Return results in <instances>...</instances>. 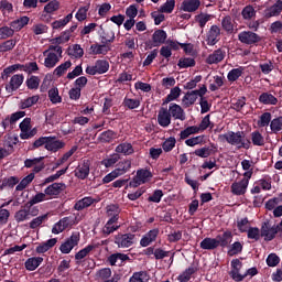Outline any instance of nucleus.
<instances>
[{
	"mask_svg": "<svg viewBox=\"0 0 282 282\" xmlns=\"http://www.w3.org/2000/svg\"><path fill=\"white\" fill-rule=\"evenodd\" d=\"M44 56H46L44 59V67L47 69H54V67H56L61 62V57H58L54 52L46 53Z\"/></svg>",
	"mask_w": 282,
	"mask_h": 282,
	"instance_id": "obj_26",
	"label": "nucleus"
},
{
	"mask_svg": "<svg viewBox=\"0 0 282 282\" xmlns=\"http://www.w3.org/2000/svg\"><path fill=\"white\" fill-rule=\"evenodd\" d=\"M270 130L272 133H281L282 131V116L275 117L271 120Z\"/></svg>",
	"mask_w": 282,
	"mask_h": 282,
	"instance_id": "obj_53",
	"label": "nucleus"
},
{
	"mask_svg": "<svg viewBox=\"0 0 282 282\" xmlns=\"http://www.w3.org/2000/svg\"><path fill=\"white\" fill-rule=\"evenodd\" d=\"M282 12V0H276L274 4L264 10V18L280 17Z\"/></svg>",
	"mask_w": 282,
	"mask_h": 282,
	"instance_id": "obj_22",
	"label": "nucleus"
},
{
	"mask_svg": "<svg viewBox=\"0 0 282 282\" xmlns=\"http://www.w3.org/2000/svg\"><path fill=\"white\" fill-rule=\"evenodd\" d=\"M158 122L160 127H163V129H166L171 124V112L167 108H160L159 115H158Z\"/></svg>",
	"mask_w": 282,
	"mask_h": 282,
	"instance_id": "obj_20",
	"label": "nucleus"
},
{
	"mask_svg": "<svg viewBox=\"0 0 282 282\" xmlns=\"http://www.w3.org/2000/svg\"><path fill=\"white\" fill-rule=\"evenodd\" d=\"M173 10H175V0H166V2L160 7L159 12H162V14H171Z\"/></svg>",
	"mask_w": 282,
	"mask_h": 282,
	"instance_id": "obj_58",
	"label": "nucleus"
},
{
	"mask_svg": "<svg viewBox=\"0 0 282 282\" xmlns=\"http://www.w3.org/2000/svg\"><path fill=\"white\" fill-rule=\"evenodd\" d=\"M120 160V154H111L110 158L104 159L101 161V165L106 169H111L113 165L118 164V161Z\"/></svg>",
	"mask_w": 282,
	"mask_h": 282,
	"instance_id": "obj_54",
	"label": "nucleus"
},
{
	"mask_svg": "<svg viewBox=\"0 0 282 282\" xmlns=\"http://www.w3.org/2000/svg\"><path fill=\"white\" fill-rule=\"evenodd\" d=\"M19 127L21 131V140H30L31 138H34L36 133H39V130L36 128L32 129V118L30 117L24 118Z\"/></svg>",
	"mask_w": 282,
	"mask_h": 282,
	"instance_id": "obj_4",
	"label": "nucleus"
},
{
	"mask_svg": "<svg viewBox=\"0 0 282 282\" xmlns=\"http://www.w3.org/2000/svg\"><path fill=\"white\" fill-rule=\"evenodd\" d=\"M116 153H123V155H132L133 145L131 143H121L116 147Z\"/></svg>",
	"mask_w": 282,
	"mask_h": 282,
	"instance_id": "obj_50",
	"label": "nucleus"
},
{
	"mask_svg": "<svg viewBox=\"0 0 282 282\" xmlns=\"http://www.w3.org/2000/svg\"><path fill=\"white\" fill-rule=\"evenodd\" d=\"M241 252H243V245L240 241H235L227 251V254L228 257H235L241 254Z\"/></svg>",
	"mask_w": 282,
	"mask_h": 282,
	"instance_id": "obj_49",
	"label": "nucleus"
},
{
	"mask_svg": "<svg viewBox=\"0 0 282 282\" xmlns=\"http://www.w3.org/2000/svg\"><path fill=\"white\" fill-rule=\"evenodd\" d=\"M28 23H30V17L23 15L17 20H13L10 25L13 30H15V32H21L25 25H28Z\"/></svg>",
	"mask_w": 282,
	"mask_h": 282,
	"instance_id": "obj_32",
	"label": "nucleus"
},
{
	"mask_svg": "<svg viewBox=\"0 0 282 282\" xmlns=\"http://www.w3.org/2000/svg\"><path fill=\"white\" fill-rule=\"evenodd\" d=\"M259 102H261L262 105H276L279 102V99H276V97H274V95L270 93H262L259 96Z\"/></svg>",
	"mask_w": 282,
	"mask_h": 282,
	"instance_id": "obj_38",
	"label": "nucleus"
},
{
	"mask_svg": "<svg viewBox=\"0 0 282 282\" xmlns=\"http://www.w3.org/2000/svg\"><path fill=\"white\" fill-rule=\"evenodd\" d=\"M213 153H215V150H213V148L210 147H203V148L196 149L193 152L194 155L203 159L210 158Z\"/></svg>",
	"mask_w": 282,
	"mask_h": 282,
	"instance_id": "obj_45",
	"label": "nucleus"
},
{
	"mask_svg": "<svg viewBox=\"0 0 282 282\" xmlns=\"http://www.w3.org/2000/svg\"><path fill=\"white\" fill-rule=\"evenodd\" d=\"M17 184H19V177L17 176L4 177L0 180V191H3L4 188H14Z\"/></svg>",
	"mask_w": 282,
	"mask_h": 282,
	"instance_id": "obj_35",
	"label": "nucleus"
},
{
	"mask_svg": "<svg viewBox=\"0 0 282 282\" xmlns=\"http://www.w3.org/2000/svg\"><path fill=\"white\" fill-rule=\"evenodd\" d=\"M197 267H195L194 264H192L191 267H188L187 269H185V271H183L178 276H177V281L178 282H188L191 281L193 274H195L197 272Z\"/></svg>",
	"mask_w": 282,
	"mask_h": 282,
	"instance_id": "obj_33",
	"label": "nucleus"
},
{
	"mask_svg": "<svg viewBox=\"0 0 282 282\" xmlns=\"http://www.w3.org/2000/svg\"><path fill=\"white\" fill-rule=\"evenodd\" d=\"M221 39V29L217 25L214 24L210 26L208 32L206 33V43L209 46L217 45Z\"/></svg>",
	"mask_w": 282,
	"mask_h": 282,
	"instance_id": "obj_9",
	"label": "nucleus"
},
{
	"mask_svg": "<svg viewBox=\"0 0 282 282\" xmlns=\"http://www.w3.org/2000/svg\"><path fill=\"white\" fill-rule=\"evenodd\" d=\"M110 34V39H107V36H101V44L90 45L91 54H94L95 56H98L100 54L105 56L106 54H109L111 48L109 47V45H107V43H113L116 41V33L111 32Z\"/></svg>",
	"mask_w": 282,
	"mask_h": 282,
	"instance_id": "obj_2",
	"label": "nucleus"
},
{
	"mask_svg": "<svg viewBox=\"0 0 282 282\" xmlns=\"http://www.w3.org/2000/svg\"><path fill=\"white\" fill-rule=\"evenodd\" d=\"M131 164H132L131 159H124V160L118 162L115 171L121 177V175H124L131 171Z\"/></svg>",
	"mask_w": 282,
	"mask_h": 282,
	"instance_id": "obj_30",
	"label": "nucleus"
},
{
	"mask_svg": "<svg viewBox=\"0 0 282 282\" xmlns=\"http://www.w3.org/2000/svg\"><path fill=\"white\" fill-rule=\"evenodd\" d=\"M40 98L41 97L39 95H33L29 98L21 99L19 102V109H30V107H34V105L39 102Z\"/></svg>",
	"mask_w": 282,
	"mask_h": 282,
	"instance_id": "obj_34",
	"label": "nucleus"
},
{
	"mask_svg": "<svg viewBox=\"0 0 282 282\" xmlns=\"http://www.w3.org/2000/svg\"><path fill=\"white\" fill-rule=\"evenodd\" d=\"M123 107H127V109H138L140 107V99H131L126 97L123 99Z\"/></svg>",
	"mask_w": 282,
	"mask_h": 282,
	"instance_id": "obj_64",
	"label": "nucleus"
},
{
	"mask_svg": "<svg viewBox=\"0 0 282 282\" xmlns=\"http://www.w3.org/2000/svg\"><path fill=\"white\" fill-rule=\"evenodd\" d=\"M220 138L226 140L231 147H237V149H246L248 151L252 147V142L246 137V132L243 131H229L228 133L221 134Z\"/></svg>",
	"mask_w": 282,
	"mask_h": 282,
	"instance_id": "obj_1",
	"label": "nucleus"
},
{
	"mask_svg": "<svg viewBox=\"0 0 282 282\" xmlns=\"http://www.w3.org/2000/svg\"><path fill=\"white\" fill-rule=\"evenodd\" d=\"M47 214H44L42 216H37L36 218H33L29 226L31 228V230H36V228H39V226H41L44 221H47Z\"/></svg>",
	"mask_w": 282,
	"mask_h": 282,
	"instance_id": "obj_61",
	"label": "nucleus"
},
{
	"mask_svg": "<svg viewBox=\"0 0 282 282\" xmlns=\"http://www.w3.org/2000/svg\"><path fill=\"white\" fill-rule=\"evenodd\" d=\"M242 19L245 21H250L253 17H257V11L254 10V7L252 6H246L241 11Z\"/></svg>",
	"mask_w": 282,
	"mask_h": 282,
	"instance_id": "obj_55",
	"label": "nucleus"
},
{
	"mask_svg": "<svg viewBox=\"0 0 282 282\" xmlns=\"http://www.w3.org/2000/svg\"><path fill=\"white\" fill-rule=\"evenodd\" d=\"M199 6H202V1L199 0H185L182 2L181 9L184 12H197Z\"/></svg>",
	"mask_w": 282,
	"mask_h": 282,
	"instance_id": "obj_28",
	"label": "nucleus"
},
{
	"mask_svg": "<svg viewBox=\"0 0 282 282\" xmlns=\"http://www.w3.org/2000/svg\"><path fill=\"white\" fill-rule=\"evenodd\" d=\"M197 97L198 95L195 90L187 91L183 97L184 107H192V105L197 101Z\"/></svg>",
	"mask_w": 282,
	"mask_h": 282,
	"instance_id": "obj_42",
	"label": "nucleus"
},
{
	"mask_svg": "<svg viewBox=\"0 0 282 282\" xmlns=\"http://www.w3.org/2000/svg\"><path fill=\"white\" fill-rule=\"evenodd\" d=\"M57 242H58V239L51 238V239L46 240L45 242L40 243L35 248V252H37V254H45V252L51 250V248H54Z\"/></svg>",
	"mask_w": 282,
	"mask_h": 282,
	"instance_id": "obj_27",
	"label": "nucleus"
},
{
	"mask_svg": "<svg viewBox=\"0 0 282 282\" xmlns=\"http://www.w3.org/2000/svg\"><path fill=\"white\" fill-rule=\"evenodd\" d=\"M248 184L250 181L248 178H242L240 182H235L231 184V193L232 195H246V191H248Z\"/></svg>",
	"mask_w": 282,
	"mask_h": 282,
	"instance_id": "obj_17",
	"label": "nucleus"
},
{
	"mask_svg": "<svg viewBox=\"0 0 282 282\" xmlns=\"http://www.w3.org/2000/svg\"><path fill=\"white\" fill-rule=\"evenodd\" d=\"M91 163L89 160H84L75 169V177L78 180H87L89 177Z\"/></svg>",
	"mask_w": 282,
	"mask_h": 282,
	"instance_id": "obj_11",
	"label": "nucleus"
},
{
	"mask_svg": "<svg viewBox=\"0 0 282 282\" xmlns=\"http://www.w3.org/2000/svg\"><path fill=\"white\" fill-rule=\"evenodd\" d=\"M182 89L180 87H174L170 90V94L165 97L163 105H169V102H173V100H177V98L181 96Z\"/></svg>",
	"mask_w": 282,
	"mask_h": 282,
	"instance_id": "obj_47",
	"label": "nucleus"
},
{
	"mask_svg": "<svg viewBox=\"0 0 282 282\" xmlns=\"http://www.w3.org/2000/svg\"><path fill=\"white\" fill-rule=\"evenodd\" d=\"M69 67H72V61H66L57 66L54 69L53 74L57 76V78H61V76H64L67 73V69H69Z\"/></svg>",
	"mask_w": 282,
	"mask_h": 282,
	"instance_id": "obj_44",
	"label": "nucleus"
},
{
	"mask_svg": "<svg viewBox=\"0 0 282 282\" xmlns=\"http://www.w3.org/2000/svg\"><path fill=\"white\" fill-rule=\"evenodd\" d=\"M21 118H25V111H17L11 113V116L6 117L2 121H1V127L3 129V131L8 130L12 131V129H14V124H17V122H19V120H21Z\"/></svg>",
	"mask_w": 282,
	"mask_h": 282,
	"instance_id": "obj_8",
	"label": "nucleus"
},
{
	"mask_svg": "<svg viewBox=\"0 0 282 282\" xmlns=\"http://www.w3.org/2000/svg\"><path fill=\"white\" fill-rule=\"evenodd\" d=\"M72 19H74V14L68 13L65 18L54 21L52 23L53 30H61V29L65 28V25H67V23H69V21H72Z\"/></svg>",
	"mask_w": 282,
	"mask_h": 282,
	"instance_id": "obj_41",
	"label": "nucleus"
},
{
	"mask_svg": "<svg viewBox=\"0 0 282 282\" xmlns=\"http://www.w3.org/2000/svg\"><path fill=\"white\" fill-rule=\"evenodd\" d=\"M127 261L131 263V258L126 253L117 252L108 257V262L110 265H119V268H122Z\"/></svg>",
	"mask_w": 282,
	"mask_h": 282,
	"instance_id": "obj_12",
	"label": "nucleus"
},
{
	"mask_svg": "<svg viewBox=\"0 0 282 282\" xmlns=\"http://www.w3.org/2000/svg\"><path fill=\"white\" fill-rule=\"evenodd\" d=\"M137 177L139 178V182L147 184V182L153 177V173H151L148 169H140L137 171Z\"/></svg>",
	"mask_w": 282,
	"mask_h": 282,
	"instance_id": "obj_51",
	"label": "nucleus"
},
{
	"mask_svg": "<svg viewBox=\"0 0 282 282\" xmlns=\"http://www.w3.org/2000/svg\"><path fill=\"white\" fill-rule=\"evenodd\" d=\"M48 98L53 105H58L63 102V98L58 95V88H51L48 90Z\"/></svg>",
	"mask_w": 282,
	"mask_h": 282,
	"instance_id": "obj_62",
	"label": "nucleus"
},
{
	"mask_svg": "<svg viewBox=\"0 0 282 282\" xmlns=\"http://www.w3.org/2000/svg\"><path fill=\"white\" fill-rule=\"evenodd\" d=\"M238 41L243 45H257L261 43V35L252 31H241L238 34Z\"/></svg>",
	"mask_w": 282,
	"mask_h": 282,
	"instance_id": "obj_7",
	"label": "nucleus"
},
{
	"mask_svg": "<svg viewBox=\"0 0 282 282\" xmlns=\"http://www.w3.org/2000/svg\"><path fill=\"white\" fill-rule=\"evenodd\" d=\"M166 39H169V34H166V31L158 29L152 34V40L145 42V47L148 50H153V47H160V45H164V43H166Z\"/></svg>",
	"mask_w": 282,
	"mask_h": 282,
	"instance_id": "obj_5",
	"label": "nucleus"
},
{
	"mask_svg": "<svg viewBox=\"0 0 282 282\" xmlns=\"http://www.w3.org/2000/svg\"><path fill=\"white\" fill-rule=\"evenodd\" d=\"M65 191V183H53L44 189L45 195L56 197Z\"/></svg>",
	"mask_w": 282,
	"mask_h": 282,
	"instance_id": "obj_23",
	"label": "nucleus"
},
{
	"mask_svg": "<svg viewBox=\"0 0 282 282\" xmlns=\"http://www.w3.org/2000/svg\"><path fill=\"white\" fill-rule=\"evenodd\" d=\"M167 111L170 112L171 117L175 120H186V113L184 112V109L181 108V106L177 104H170Z\"/></svg>",
	"mask_w": 282,
	"mask_h": 282,
	"instance_id": "obj_21",
	"label": "nucleus"
},
{
	"mask_svg": "<svg viewBox=\"0 0 282 282\" xmlns=\"http://www.w3.org/2000/svg\"><path fill=\"white\" fill-rule=\"evenodd\" d=\"M61 8V2L58 0H51L45 7L44 12L46 14H54Z\"/></svg>",
	"mask_w": 282,
	"mask_h": 282,
	"instance_id": "obj_59",
	"label": "nucleus"
},
{
	"mask_svg": "<svg viewBox=\"0 0 282 282\" xmlns=\"http://www.w3.org/2000/svg\"><path fill=\"white\" fill-rule=\"evenodd\" d=\"M80 243V231H73L70 237L67 238L61 246L59 250L62 254H69L76 246Z\"/></svg>",
	"mask_w": 282,
	"mask_h": 282,
	"instance_id": "obj_6",
	"label": "nucleus"
},
{
	"mask_svg": "<svg viewBox=\"0 0 282 282\" xmlns=\"http://www.w3.org/2000/svg\"><path fill=\"white\" fill-rule=\"evenodd\" d=\"M202 250H217L218 245L216 238H204L200 242Z\"/></svg>",
	"mask_w": 282,
	"mask_h": 282,
	"instance_id": "obj_37",
	"label": "nucleus"
},
{
	"mask_svg": "<svg viewBox=\"0 0 282 282\" xmlns=\"http://www.w3.org/2000/svg\"><path fill=\"white\" fill-rule=\"evenodd\" d=\"M65 147V142L56 139V137H46V151H51L52 153H56V151H61Z\"/></svg>",
	"mask_w": 282,
	"mask_h": 282,
	"instance_id": "obj_16",
	"label": "nucleus"
},
{
	"mask_svg": "<svg viewBox=\"0 0 282 282\" xmlns=\"http://www.w3.org/2000/svg\"><path fill=\"white\" fill-rule=\"evenodd\" d=\"M46 199H47V194H45V192L37 193L29 202H26V208H32V206H35V204H41V202H45Z\"/></svg>",
	"mask_w": 282,
	"mask_h": 282,
	"instance_id": "obj_46",
	"label": "nucleus"
},
{
	"mask_svg": "<svg viewBox=\"0 0 282 282\" xmlns=\"http://www.w3.org/2000/svg\"><path fill=\"white\" fill-rule=\"evenodd\" d=\"M241 265H243L242 262H240L239 259H234L231 260V268L232 270L230 271V276L234 281L236 282H241L243 279H246V275H242L240 272Z\"/></svg>",
	"mask_w": 282,
	"mask_h": 282,
	"instance_id": "obj_13",
	"label": "nucleus"
},
{
	"mask_svg": "<svg viewBox=\"0 0 282 282\" xmlns=\"http://www.w3.org/2000/svg\"><path fill=\"white\" fill-rule=\"evenodd\" d=\"M24 78L25 77L23 76V74L13 75L9 82V85L6 86V91H8V94L17 91V89H19V87L23 85Z\"/></svg>",
	"mask_w": 282,
	"mask_h": 282,
	"instance_id": "obj_15",
	"label": "nucleus"
},
{
	"mask_svg": "<svg viewBox=\"0 0 282 282\" xmlns=\"http://www.w3.org/2000/svg\"><path fill=\"white\" fill-rule=\"evenodd\" d=\"M14 219L18 224L28 221L30 219V208H28V203L24 204V206H22L21 209L14 214Z\"/></svg>",
	"mask_w": 282,
	"mask_h": 282,
	"instance_id": "obj_31",
	"label": "nucleus"
},
{
	"mask_svg": "<svg viewBox=\"0 0 282 282\" xmlns=\"http://www.w3.org/2000/svg\"><path fill=\"white\" fill-rule=\"evenodd\" d=\"M158 235H160L159 228L151 229L141 238L140 246H142V248L151 246V243L158 239Z\"/></svg>",
	"mask_w": 282,
	"mask_h": 282,
	"instance_id": "obj_18",
	"label": "nucleus"
},
{
	"mask_svg": "<svg viewBox=\"0 0 282 282\" xmlns=\"http://www.w3.org/2000/svg\"><path fill=\"white\" fill-rule=\"evenodd\" d=\"M133 239H135V235L133 234H118L115 237V243L118 248H131L133 246Z\"/></svg>",
	"mask_w": 282,
	"mask_h": 282,
	"instance_id": "obj_10",
	"label": "nucleus"
},
{
	"mask_svg": "<svg viewBox=\"0 0 282 282\" xmlns=\"http://www.w3.org/2000/svg\"><path fill=\"white\" fill-rule=\"evenodd\" d=\"M251 142L253 147H265V139L259 131L251 132Z\"/></svg>",
	"mask_w": 282,
	"mask_h": 282,
	"instance_id": "obj_43",
	"label": "nucleus"
},
{
	"mask_svg": "<svg viewBox=\"0 0 282 282\" xmlns=\"http://www.w3.org/2000/svg\"><path fill=\"white\" fill-rule=\"evenodd\" d=\"M215 239L218 248H228L232 243V231L226 230L223 235H217Z\"/></svg>",
	"mask_w": 282,
	"mask_h": 282,
	"instance_id": "obj_19",
	"label": "nucleus"
},
{
	"mask_svg": "<svg viewBox=\"0 0 282 282\" xmlns=\"http://www.w3.org/2000/svg\"><path fill=\"white\" fill-rule=\"evenodd\" d=\"M41 263H43V257H31L24 262V268L28 272H34Z\"/></svg>",
	"mask_w": 282,
	"mask_h": 282,
	"instance_id": "obj_29",
	"label": "nucleus"
},
{
	"mask_svg": "<svg viewBox=\"0 0 282 282\" xmlns=\"http://www.w3.org/2000/svg\"><path fill=\"white\" fill-rule=\"evenodd\" d=\"M224 58H226V51L224 48H217L207 56L206 63L207 65H218Z\"/></svg>",
	"mask_w": 282,
	"mask_h": 282,
	"instance_id": "obj_14",
	"label": "nucleus"
},
{
	"mask_svg": "<svg viewBox=\"0 0 282 282\" xmlns=\"http://www.w3.org/2000/svg\"><path fill=\"white\" fill-rule=\"evenodd\" d=\"M221 28L227 32V34H232L235 32V24L232 23V17L226 15L221 20Z\"/></svg>",
	"mask_w": 282,
	"mask_h": 282,
	"instance_id": "obj_39",
	"label": "nucleus"
},
{
	"mask_svg": "<svg viewBox=\"0 0 282 282\" xmlns=\"http://www.w3.org/2000/svg\"><path fill=\"white\" fill-rule=\"evenodd\" d=\"M93 204H98V199L87 196L79 200H77L74 205L75 210H85V208H89Z\"/></svg>",
	"mask_w": 282,
	"mask_h": 282,
	"instance_id": "obj_25",
	"label": "nucleus"
},
{
	"mask_svg": "<svg viewBox=\"0 0 282 282\" xmlns=\"http://www.w3.org/2000/svg\"><path fill=\"white\" fill-rule=\"evenodd\" d=\"M116 132L113 130H107L100 133L99 140L100 142H111L116 139Z\"/></svg>",
	"mask_w": 282,
	"mask_h": 282,
	"instance_id": "obj_63",
	"label": "nucleus"
},
{
	"mask_svg": "<svg viewBox=\"0 0 282 282\" xmlns=\"http://www.w3.org/2000/svg\"><path fill=\"white\" fill-rule=\"evenodd\" d=\"M151 276L147 271L134 272L132 276L129 279V282H149Z\"/></svg>",
	"mask_w": 282,
	"mask_h": 282,
	"instance_id": "obj_40",
	"label": "nucleus"
},
{
	"mask_svg": "<svg viewBox=\"0 0 282 282\" xmlns=\"http://www.w3.org/2000/svg\"><path fill=\"white\" fill-rule=\"evenodd\" d=\"M195 58L193 57H183L178 59V67L181 69H188V67H195Z\"/></svg>",
	"mask_w": 282,
	"mask_h": 282,
	"instance_id": "obj_60",
	"label": "nucleus"
},
{
	"mask_svg": "<svg viewBox=\"0 0 282 282\" xmlns=\"http://www.w3.org/2000/svg\"><path fill=\"white\" fill-rule=\"evenodd\" d=\"M247 238L253 241H259L261 239V229L258 227H249L247 229Z\"/></svg>",
	"mask_w": 282,
	"mask_h": 282,
	"instance_id": "obj_56",
	"label": "nucleus"
},
{
	"mask_svg": "<svg viewBox=\"0 0 282 282\" xmlns=\"http://www.w3.org/2000/svg\"><path fill=\"white\" fill-rule=\"evenodd\" d=\"M271 122H272V113L263 112L260 116V119L258 120V127H260V128L270 127Z\"/></svg>",
	"mask_w": 282,
	"mask_h": 282,
	"instance_id": "obj_57",
	"label": "nucleus"
},
{
	"mask_svg": "<svg viewBox=\"0 0 282 282\" xmlns=\"http://www.w3.org/2000/svg\"><path fill=\"white\" fill-rule=\"evenodd\" d=\"M95 69H97V74H107L109 72V62L107 59H97Z\"/></svg>",
	"mask_w": 282,
	"mask_h": 282,
	"instance_id": "obj_52",
	"label": "nucleus"
},
{
	"mask_svg": "<svg viewBox=\"0 0 282 282\" xmlns=\"http://www.w3.org/2000/svg\"><path fill=\"white\" fill-rule=\"evenodd\" d=\"M279 232H282L281 227L279 225H273L270 223V220H265L261 224L260 234L261 237L264 238V241H272L276 238V235Z\"/></svg>",
	"mask_w": 282,
	"mask_h": 282,
	"instance_id": "obj_3",
	"label": "nucleus"
},
{
	"mask_svg": "<svg viewBox=\"0 0 282 282\" xmlns=\"http://www.w3.org/2000/svg\"><path fill=\"white\" fill-rule=\"evenodd\" d=\"M245 68L242 66H239L238 68H234L229 70L227 74V79L229 83H235L236 80H239L241 76H243Z\"/></svg>",
	"mask_w": 282,
	"mask_h": 282,
	"instance_id": "obj_36",
	"label": "nucleus"
},
{
	"mask_svg": "<svg viewBox=\"0 0 282 282\" xmlns=\"http://www.w3.org/2000/svg\"><path fill=\"white\" fill-rule=\"evenodd\" d=\"M98 246H100V243H90V245L86 246L84 249H80L75 254L76 265H80V261H83V259H85V257H87L89 254V252H91L93 250H96V248H98Z\"/></svg>",
	"mask_w": 282,
	"mask_h": 282,
	"instance_id": "obj_24",
	"label": "nucleus"
},
{
	"mask_svg": "<svg viewBox=\"0 0 282 282\" xmlns=\"http://www.w3.org/2000/svg\"><path fill=\"white\" fill-rule=\"evenodd\" d=\"M34 173H30L29 175H26L15 187V191H25V188H28V186H30V184H32V182H34Z\"/></svg>",
	"mask_w": 282,
	"mask_h": 282,
	"instance_id": "obj_48",
	"label": "nucleus"
}]
</instances>
